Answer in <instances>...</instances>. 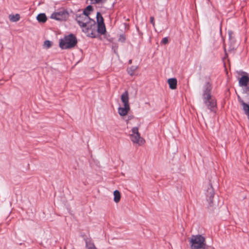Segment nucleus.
<instances>
[{"instance_id":"nucleus-1","label":"nucleus","mask_w":249,"mask_h":249,"mask_svg":"<svg viewBox=\"0 0 249 249\" xmlns=\"http://www.w3.org/2000/svg\"><path fill=\"white\" fill-rule=\"evenodd\" d=\"M213 87L212 84L207 82L203 87L202 99L207 109L211 112L215 113L217 109V101L211 94Z\"/></svg>"},{"instance_id":"nucleus-2","label":"nucleus","mask_w":249,"mask_h":249,"mask_svg":"<svg viewBox=\"0 0 249 249\" xmlns=\"http://www.w3.org/2000/svg\"><path fill=\"white\" fill-rule=\"evenodd\" d=\"M77 42L76 36L73 34H70L59 40V46L63 50L70 49L76 46Z\"/></svg>"},{"instance_id":"nucleus-3","label":"nucleus","mask_w":249,"mask_h":249,"mask_svg":"<svg viewBox=\"0 0 249 249\" xmlns=\"http://www.w3.org/2000/svg\"><path fill=\"white\" fill-rule=\"evenodd\" d=\"M190 243L191 249H208L205 243V238L200 234L192 235Z\"/></svg>"},{"instance_id":"nucleus-4","label":"nucleus","mask_w":249,"mask_h":249,"mask_svg":"<svg viewBox=\"0 0 249 249\" xmlns=\"http://www.w3.org/2000/svg\"><path fill=\"white\" fill-rule=\"evenodd\" d=\"M205 195L207 200L209 203L208 209L210 213H212L213 212L214 209L216 208V207L215 204L213 201V198L214 196L215 193L210 181H209L207 188L206 190Z\"/></svg>"},{"instance_id":"nucleus-5","label":"nucleus","mask_w":249,"mask_h":249,"mask_svg":"<svg viewBox=\"0 0 249 249\" xmlns=\"http://www.w3.org/2000/svg\"><path fill=\"white\" fill-rule=\"evenodd\" d=\"M243 75L239 79V85L243 87V93L249 95V76L246 72H242Z\"/></svg>"},{"instance_id":"nucleus-6","label":"nucleus","mask_w":249,"mask_h":249,"mask_svg":"<svg viewBox=\"0 0 249 249\" xmlns=\"http://www.w3.org/2000/svg\"><path fill=\"white\" fill-rule=\"evenodd\" d=\"M97 25L95 20H91L87 27L83 29V31L87 33V36L95 38L97 36Z\"/></svg>"},{"instance_id":"nucleus-7","label":"nucleus","mask_w":249,"mask_h":249,"mask_svg":"<svg viewBox=\"0 0 249 249\" xmlns=\"http://www.w3.org/2000/svg\"><path fill=\"white\" fill-rule=\"evenodd\" d=\"M69 17V14L68 11L64 9L53 12L51 16V18L58 21H66Z\"/></svg>"},{"instance_id":"nucleus-8","label":"nucleus","mask_w":249,"mask_h":249,"mask_svg":"<svg viewBox=\"0 0 249 249\" xmlns=\"http://www.w3.org/2000/svg\"><path fill=\"white\" fill-rule=\"evenodd\" d=\"M131 130L132 134L130 135V138L132 142L133 143H138L140 145L143 144L145 141L141 137L138 131V128L137 127H134Z\"/></svg>"},{"instance_id":"nucleus-9","label":"nucleus","mask_w":249,"mask_h":249,"mask_svg":"<svg viewBox=\"0 0 249 249\" xmlns=\"http://www.w3.org/2000/svg\"><path fill=\"white\" fill-rule=\"evenodd\" d=\"M75 20L78 23V25L83 29L87 27V26L89 24V22L91 20H94L91 19L90 18H88V19L85 18L84 17L82 16V14L80 15H76Z\"/></svg>"},{"instance_id":"nucleus-10","label":"nucleus","mask_w":249,"mask_h":249,"mask_svg":"<svg viewBox=\"0 0 249 249\" xmlns=\"http://www.w3.org/2000/svg\"><path fill=\"white\" fill-rule=\"evenodd\" d=\"M237 96L238 101L242 106V109L243 110L244 113L248 116V118L249 120V104L245 103L239 95H237Z\"/></svg>"},{"instance_id":"nucleus-11","label":"nucleus","mask_w":249,"mask_h":249,"mask_svg":"<svg viewBox=\"0 0 249 249\" xmlns=\"http://www.w3.org/2000/svg\"><path fill=\"white\" fill-rule=\"evenodd\" d=\"M84 240L86 249H98L91 238L86 237Z\"/></svg>"},{"instance_id":"nucleus-12","label":"nucleus","mask_w":249,"mask_h":249,"mask_svg":"<svg viewBox=\"0 0 249 249\" xmlns=\"http://www.w3.org/2000/svg\"><path fill=\"white\" fill-rule=\"evenodd\" d=\"M128 96L129 94L127 90H125L121 95V99L124 103V105L129 106Z\"/></svg>"},{"instance_id":"nucleus-13","label":"nucleus","mask_w":249,"mask_h":249,"mask_svg":"<svg viewBox=\"0 0 249 249\" xmlns=\"http://www.w3.org/2000/svg\"><path fill=\"white\" fill-rule=\"evenodd\" d=\"M130 109V106L124 105V107H119L118 108V113L120 116H124L127 114Z\"/></svg>"},{"instance_id":"nucleus-14","label":"nucleus","mask_w":249,"mask_h":249,"mask_svg":"<svg viewBox=\"0 0 249 249\" xmlns=\"http://www.w3.org/2000/svg\"><path fill=\"white\" fill-rule=\"evenodd\" d=\"M167 82L170 89H177L178 82L176 78H171L168 79Z\"/></svg>"},{"instance_id":"nucleus-15","label":"nucleus","mask_w":249,"mask_h":249,"mask_svg":"<svg viewBox=\"0 0 249 249\" xmlns=\"http://www.w3.org/2000/svg\"><path fill=\"white\" fill-rule=\"evenodd\" d=\"M93 10V8L91 5H88L87 7L84 9L82 14V16L84 17L85 18L87 19L88 18H89V15L90 14V12Z\"/></svg>"},{"instance_id":"nucleus-16","label":"nucleus","mask_w":249,"mask_h":249,"mask_svg":"<svg viewBox=\"0 0 249 249\" xmlns=\"http://www.w3.org/2000/svg\"><path fill=\"white\" fill-rule=\"evenodd\" d=\"M97 28L96 30L98 33L101 35H104L106 32V29L105 23L96 24Z\"/></svg>"},{"instance_id":"nucleus-17","label":"nucleus","mask_w":249,"mask_h":249,"mask_svg":"<svg viewBox=\"0 0 249 249\" xmlns=\"http://www.w3.org/2000/svg\"><path fill=\"white\" fill-rule=\"evenodd\" d=\"M36 19L39 22L41 23H45L47 20V17L44 13L38 14L36 17Z\"/></svg>"},{"instance_id":"nucleus-18","label":"nucleus","mask_w":249,"mask_h":249,"mask_svg":"<svg viewBox=\"0 0 249 249\" xmlns=\"http://www.w3.org/2000/svg\"><path fill=\"white\" fill-rule=\"evenodd\" d=\"M114 195V201L116 203H118L121 199V193L118 190H115L113 192Z\"/></svg>"},{"instance_id":"nucleus-19","label":"nucleus","mask_w":249,"mask_h":249,"mask_svg":"<svg viewBox=\"0 0 249 249\" xmlns=\"http://www.w3.org/2000/svg\"><path fill=\"white\" fill-rule=\"evenodd\" d=\"M96 20L97 23L96 24H98L99 23L103 24L104 23V19L103 17L102 16V14L100 12H98L96 14Z\"/></svg>"},{"instance_id":"nucleus-20","label":"nucleus","mask_w":249,"mask_h":249,"mask_svg":"<svg viewBox=\"0 0 249 249\" xmlns=\"http://www.w3.org/2000/svg\"><path fill=\"white\" fill-rule=\"evenodd\" d=\"M9 19L12 22H17L20 19V15L18 14L16 15H9Z\"/></svg>"},{"instance_id":"nucleus-21","label":"nucleus","mask_w":249,"mask_h":249,"mask_svg":"<svg viewBox=\"0 0 249 249\" xmlns=\"http://www.w3.org/2000/svg\"><path fill=\"white\" fill-rule=\"evenodd\" d=\"M138 69V66H131L130 67L127 69V73L131 76L134 75V73L135 71Z\"/></svg>"},{"instance_id":"nucleus-22","label":"nucleus","mask_w":249,"mask_h":249,"mask_svg":"<svg viewBox=\"0 0 249 249\" xmlns=\"http://www.w3.org/2000/svg\"><path fill=\"white\" fill-rule=\"evenodd\" d=\"M53 45V43L52 41L50 40H45L44 42V46L47 48L48 49L50 48Z\"/></svg>"},{"instance_id":"nucleus-23","label":"nucleus","mask_w":249,"mask_h":249,"mask_svg":"<svg viewBox=\"0 0 249 249\" xmlns=\"http://www.w3.org/2000/svg\"><path fill=\"white\" fill-rule=\"evenodd\" d=\"M126 39L125 36L124 34L120 35L118 40L122 42H124Z\"/></svg>"},{"instance_id":"nucleus-24","label":"nucleus","mask_w":249,"mask_h":249,"mask_svg":"<svg viewBox=\"0 0 249 249\" xmlns=\"http://www.w3.org/2000/svg\"><path fill=\"white\" fill-rule=\"evenodd\" d=\"M169 42L168 38L167 37H165L162 38V40L161 41V44L166 45L168 44Z\"/></svg>"},{"instance_id":"nucleus-25","label":"nucleus","mask_w":249,"mask_h":249,"mask_svg":"<svg viewBox=\"0 0 249 249\" xmlns=\"http://www.w3.org/2000/svg\"><path fill=\"white\" fill-rule=\"evenodd\" d=\"M92 4H98L100 3H104L103 0H90Z\"/></svg>"},{"instance_id":"nucleus-26","label":"nucleus","mask_w":249,"mask_h":249,"mask_svg":"<svg viewBox=\"0 0 249 249\" xmlns=\"http://www.w3.org/2000/svg\"><path fill=\"white\" fill-rule=\"evenodd\" d=\"M229 38L230 41H231L232 38L234 37L233 36V33L231 31H228Z\"/></svg>"},{"instance_id":"nucleus-27","label":"nucleus","mask_w":249,"mask_h":249,"mask_svg":"<svg viewBox=\"0 0 249 249\" xmlns=\"http://www.w3.org/2000/svg\"><path fill=\"white\" fill-rule=\"evenodd\" d=\"M150 22L152 24L153 26L154 27L155 26V23L154 21V17H151L150 18Z\"/></svg>"},{"instance_id":"nucleus-28","label":"nucleus","mask_w":249,"mask_h":249,"mask_svg":"<svg viewBox=\"0 0 249 249\" xmlns=\"http://www.w3.org/2000/svg\"><path fill=\"white\" fill-rule=\"evenodd\" d=\"M230 42L231 44L233 46L232 48L231 49H233L235 47V40L234 39V38L233 37L231 41H230Z\"/></svg>"},{"instance_id":"nucleus-29","label":"nucleus","mask_w":249,"mask_h":249,"mask_svg":"<svg viewBox=\"0 0 249 249\" xmlns=\"http://www.w3.org/2000/svg\"><path fill=\"white\" fill-rule=\"evenodd\" d=\"M112 49L113 50L115 53H117V49H118L117 45L113 46L112 47Z\"/></svg>"},{"instance_id":"nucleus-30","label":"nucleus","mask_w":249,"mask_h":249,"mask_svg":"<svg viewBox=\"0 0 249 249\" xmlns=\"http://www.w3.org/2000/svg\"><path fill=\"white\" fill-rule=\"evenodd\" d=\"M133 118H134V116H133V115H129V116H128V119H127V120H126V121H127V123H128V121L129 120H131V119H133Z\"/></svg>"},{"instance_id":"nucleus-31","label":"nucleus","mask_w":249,"mask_h":249,"mask_svg":"<svg viewBox=\"0 0 249 249\" xmlns=\"http://www.w3.org/2000/svg\"><path fill=\"white\" fill-rule=\"evenodd\" d=\"M132 59H130V60L128 61V64H132Z\"/></svg>"},{"instance_id":"nucleus-32","label":"nucleus","mask_w":249,"mask_h":249,"mask_svg":"<svg viewBox=\"0 0 249 249\" xmlns=\"http://www.w3.org/2000/svg\"><path fill=\"white\" fill-rule=\"evenodd\" d=\"M225 54H226V55H227V53H226V49H225Z\"/></svg>"}]
</instances>
